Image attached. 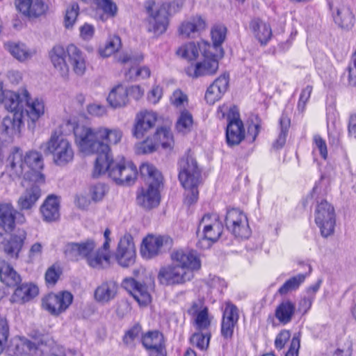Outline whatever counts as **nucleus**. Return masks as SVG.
Wrapping results in <instances>:
<instances>
[{
	"label": "nucleus",
	"instance_id": "40",
	"mask_svg": "<svg viewBox=\"0 0 356 356\" xmlns=\"http://www.w3.org/2000/svg\"><path fill=\"white\" fill-rule=\"evenodd\" d=\"M26 238V232L24 229H17L16 232L10 236L7 241L6 253L11 257L18 258L24 241Z\"/></svg>",
	"mask_w": 356,
	"mask_h": 356
},
{
	"label": "nucleus",
	"instance_id": "58",
	"mask_svg": "<svg viewBox=\"0 0 356 356\" xmlns=\"http://www.w3.org/2000/svg\"><path fill=\"white\" fill-rule=\"evenodd\" d=\"M106 186L103 184H95L90 188V194L94 202L102 200L106 195Z\"/></svg>",
	"mask_w": 356,
	"mask_h": 356
},
{
	"label": "nucleus",
	"instance_id": "30",
	"mask_svg": "<svg viewBox=\"0 0 356 356\" xmlns=\"http://www.w3.org/2000/svg\"><path fill=\"white\" fill-rule=\"evenodd\" d=\"M38 294V288L31 283H23L16 286L10 301L15 303L23 304L30 301Z\"/></svg>",
	"mask_w": 356,
	"mask_h": 356
},
{
	"label": "nucleus",
	"instance_id": "10",
	"mask_svg": "<svg viewBox=\"0 0 356 356\" xmlns=\"http://www.w3.org/2000/svg\"><path fill=\"white\" fill-rule=\"evenodd\" d=\"M314 220L323 237L326 238L334 233L336 222L334 209L326 200L318 202Z\"/></svg>",
	"mask_w": 356,
	"mask_h": 356
},
{
	"label": "nucleus",
	"instance_id": "13",
	"mask_svg": "<svg viewBox=\"0 0 356 356\" xmlns=\"http://www.w3.org/2000/svg\"><path fill=\"white\" fill-rule=\"evenodd\" d=\"M73 300V296L68 291L49 293L42 300L43 308L51 314L58 316L66 311Z\"/></svg>",
	"mask_w": 356,
	"mask_h": 356
},
{
	"label": "nucleus",
	"instance_id": "64",
	"mask_svg": "<svg viewBox=\"0 0 356 356\" xmlns=\"http://www.w3.org/2000/svg\"><path fill=\"white\" fill-rule=\"evenodd\" d=\"M300 334L298 333L293 337L289 349L285 356H298V351L300 346Z\"/></svg>",
	"mask_w": 356,
	"mask_h": 356
},
{
	"label": "nucleus",
	"instance_id": "18",
	"mask_svg": "<svg viewBox=\"0 0 356 356\" xmlns=\"http://www.w3.org/2000/svg\"><path fill=\"white\" fill-rule=\"evenodd\" d=\"M123 287L132 296L140 307L147 306L152 300L148 286L134 278H125L122 282Z\"/></svg>",
	"mask_w": 356,
	"mask_h": 356
},
{
	"label": "nucleus",
	"instance_id": "52",
	"mask_svg": "<svg viewBox=\"0 0 356 356\" xmlns=\"http://www.w3.org/2000/svg\"><path fill=\"white\" fill-rule=\"evenodd\" d=\"M79 7L77 3H72L67 9L64 18V25L67 29H71L76 22L79 15Z\"/></svg>",
	"mask_w": 356,
	"mask_h": 356
},
{
	"label": "nucleus",
	"instance_id": "43",
	"mask_svg": "<svg viewBox=\"0 0 356 356\" xmlns=\"http://www.w3.org/2000/svg\"><path fill=\"white\" fill-rule=\"evenodd\" d=\"M102 141L110 145L119 144L123 137V132L118 127L108 128L100 127Z\"/></svg>",
	"mask_w": 356,
	"mask_h": 356
},
{
	"label": "nucleus",
	"instance_id": "5",
	"mask_svg": "<svg viewBox=\"0 0 356 356\" xmlns=\"http://www.w3.org/2000/svg\"><path fill=\"white\" fill-rule=\"evenodd\" d=\"M24 88L21 89L18 92L7 90L3 99L1 101L6 109L10 112L1 122L0 130L2 133L13 136L19 132L24 124Z\"/></svg>",
	"mask_w": 356,
	"mask_h": 356
},
{
	"label": "nucleus",
	"instance_id": "7",
	"mask_svg": "<svg viewBox=\"0 0 356 356\" xmlns=\"http://www.w3.org/2000/svg\"><path fill=\"white\" fill-rule=\"evenodd\" d=\"M40 149L47 156H51L53 163L59 167H65L72 163L74 151L71 142L56 132L52 134L46 142L41 144Z\"/></svg>",
	"mask_w": 356,
	"mask_h": 356
},
{
	"label": "nucleus",
	"instance_id": "60",
	"mask_svg": "<svg viewBox=\"0 0 356 356\" xmlns=\"http://www.w3.org/2000/svg\"><path fill=\"white\" fill-rule=\"evenodd\" d=\"M197 187L198 186H194L191 188L184 187L186 189L184 203L188 206H191L197 201L199 194Z\"/></svg>",
	"mask_w": 356,
	"mask_h": 356
},
{
	"label": "nucleus",
	"instance_id": "42",
	"mask_svg": "<svg viewBox=\"0 0 356 356\" xmlns=\"http://www.w3.org/2000/svg\"><path fill=\"white\" fill-rule=\"evenodd\" d=\"M295 312V305L290 300H284L277 306L275 315L280 323L286 325L291 321Z\"/></svg>",
	"mask_w": 356,
	"mask_h": 356
},
{
	"label": "nucleus",
	"instance_id": "9",
	"mask_svg": "<svg viewBox=\"0 0 356 356\" xmlns=\"http://www.w3.org/2000/svg\"><path fill=\"white\" fill-rule=\"evenodd\" d=\"M106 163L102 165L106 169L99 173H95V170H93V177H98L108 172L109 177L118 184H130L136 179L137 168L132 163H125L124 160L119 162L114 161L111 153L108 155Z\"/></svg>",
	"mask_w": 356,
	"mask_h": 356
},
{
	"label": "nucleus",
	"instance_id": "24",
	"mask_svg": "<svg viewBox=\"0 0 356 356\" xmlns=\"http://www.w3.org/2000/svg\"><path fill=\"white\" fill-rule=\"evenodd\" d=\"M24 109H25L28 118L35 122L44 113V102L38 98L33 99L26 90H24Z\"/></svg>",
	"mask_w": 356,
	"mask_h": 356
},
{
	"label": "nucleus",
	"instance_id": "25",
	"mask_svg": "<svg viewBox=\"0 0 356 356\" xmlns=\"http://www.w3.org/2000/svg\"><path fill=\"white\" fill-rule=\"evenodd\" d=\"M118 290V284L113 280L103 282L99 285L94 293L95 300L102 305H105L113 300Z\"/></svg>",
	"mask_w": 356,
	"mask_h": 356
},
{
	"label": "nucleus",
	"instance_id": "22",
	"mask_svg": "<svg viewBox=\"0 0 356 356\" xmlns=\"http://www.w3.org/2000/svg\"><path fill=\"white\" fill-rule=\"evenodd\" d=\"M229 86V75L223 74L217 78L209 86L205 93V100L211 105L220 100L227 90Z\"/></svg>",
	"mask_w": 356,
	"mask_h": 356
},
{
	"label": "nucleus",
	"instance_id": "55",
	"mask_svg": "<svg viewBox=\"0 0 356 356\" xmlns=\"http://www.w3.org/2000/svg\"><path fill=\"white\" fill-rule=\"evenodd\" d=\"M195 325L199 330H205L210 325V320L209 319L208 309L204 307L195 316Z\"/></svg>",
	"mask_w": 356,
	"mask_h": 356
},
{
	"label": "nucleus",
	"instance_id": "50",
	"mask_svg": "<svg viewBox=\"0 0 356 356\" xmlns=\"http://www.w3.org/2000/svg\"><path fill=\"white\" fill-rule=\"evenodd\" d=\"M260 130V121L257 116H252L248 120L246 143H253Z\"/></svg>",
	"mask_w": 356,
	"mask_h": 356
},
{
	"label": "nucleus",
	"instance_id": "39",
	"mask_svg": "<svg viewBox=\"0 0 356 356\" xmlns=\"http://www.w3.org/2000/svg\"><path fill=\"white\" fill-rule=\"evenodd\" d=\"M106 100L113 108L125 106L129 102L127 88L121 84L117 85L111 89Z\"/></svg>",
	"mask_w": 356,
	"mask_h": 356
},
{
	"label": "nucleus",
	"instance_id": "33",
	"mask_svg": "<svg viewBox=\"0 0 356 356\" xmlns=\"http://www.w3.org/2000/svg\"><path fill=\"white\" fill-rule=\"evenodd\" d=\"M40 184L35 183L20 195L17 200V205L20 210H29L35 206L41 196Z\"/></svg>",
	"mask_w": 356,
	"mask_h": 356
},
{
	"label": "nucleus",
	"instance_id": "3",
	"mask_svg": "<svg viewBox=\"0 0 356 356\" xmlns=\"http://www.w3.org/2000/svg\"><path fill=\"white\" fill-rule=\"evenodd\" d=\"M100 127L95 128L77 126L74 130L75 141L80 151L86 154H97L94 170L99 173L105 170L108 155L111 153V147L102 141Z\"/></svg>",
	"mask_w": 356,
	"mask_h": 356
},
{
	"label": "nucleus",
	"instance_id": "59",
	"mask_svg": "<svg viewBox=\"0 0 356 356\" xmlns=\"http://www.w3.org/2000/svg\"><path fill=\"white\" fill-rule=\"evenodd\" d=\"M170 102L176 107L184 106L188 103V97L181 90H176L170 97Z\"/></svg>",
	"mask_w": 356,
	"mask_h": 356
},
{
	"label": "nucleus",
	"instance_id": "20",
	"mask_svg": "<svg viewBox=\"0 0 356 356\" xmlns=\"http://www.w3.org/2000/svg\"><path fill=\"white\" fill-rule=\"evenodd\" d=\"M156 120V114L153 111H143L138 113L135 119L134 136L137 138H143L155 125Z\"/></svg>",
	"mask_w": 356,
	"mask_h": 356
},
{
	"label": "nucleus",
	"instance_id": "4",
	"mask_svg": "<svg viewBox=\"0 0 356 356\" xmlns=\"http://www.w3.org/2000/svg\"><path fill=\"white\" fill-rule=\"evenodd\" d=\"M140 172L147 181V186L142 188L138 193L137 204L145 209L149 210L159 206L161 200L159 187L162 184L161 173L152 164L143 163Z\"/></svg>",
	"mask_w": 356,
	"mask_h": 356
},
{
	"label": "nucleus",
	"instance_id": "17",
	"mask_svg": "<svg viewBox=\"0 0 356 356\" xmlns=\"http://www.w3.org/2000/svg\"><path fill=\"white\" fill-rule=\"evenodd\" d=\"M243 123L240 119L239 112L233 110L229 115L226 129V140L230 147L238 145L244 138Z\"/></svg>",
	"mask_w": 356,
	"mask_h": 356
},
{
	"label": "nucleus",
	"instance_id": "21",
	"mask_svg": "<svg viewBox=\"0 0 356 356\" xmlns=\"http://www.w3.org/2000/svg\"><path fill=\"white\" fill-rule=\"evenodd\" d=\"M238 320V312L237 307L231 303L226 304L221 323V334L225 338L232 337Z\"/></svg>",
	"mask_w": 356,
	"mask_h": 356
},
{
	"label": "nucleus",
	"instance_id": "54",
	"mask_svg": "<svg viewBox=\"0 0 356 356\" xmlns=\"http://www.w3.org/2000/svg\"><path fill=\"white\" fill-rule=\"evenodd\" d=\"M150 70L146 66L141 67L137 70L131 67L128 72H126L125 76L129 80H133L137 77L146 79L150 76Z\"/></svg>",
	"mask_w": 356,
	"mask_h": 356
},
{
	"label": "nucleus",
	"instance_id": "56",
	"mask_svg": "<svg viewBox=\"0 0 356 356\" xmlns=\"http://www.w3.org/2000/svg\"><path fill=\"white\" fill-rule=\"evenodd\" d=\"M9 335V327L6 318L0 317V355L4 350Z\"/></svg>",
	"mask_w": 356,
	"mask_h": 356
},
{
	"label": "nucleus",
	"instance_id": "57",
	"mask_svg": "<svg viewBox=\"0 0 356 356\" xmlns=\"http://www.w3.org/2000/svg\"><path fill=\"white\" fill-rule=\"evenodd\" d=\"M312 89V86H307L302 90L298 103V110L299 112L303 113L305 111L306 104L310 98Z\"/></svg>",
	"mask_w": 356,
	"mask_h": 356
},
{
	"label": "nucleus",
	"instance_id": "1",
	"mask_svg": "<svg viewBox=\"0 0 356 356\" xmlns=\"http://www.w3.org/2000/svg\"><path fill=\"white\" fill-rule=\"evenodd\" d=\"M172 263L161 268L158 279L163 284H183L193 277V271L201 267L200 260L193 250H177L171 254Z\"/></svg>",
	"mask_w": 356,
	"mask_h": 356
},
{
	"label": "nucleus",
	"instance_id": "48",
	"mask_svg": "<svg viewBox=\"0 0 356 356\" xmlns=\"http://www.w3.org/2000/svg\"><path fill=\"white\" fill-rule=\"evenodd\" d=\"M306 277L305 274H298L288 280L279 289L278 292L281 295H285L290 291L297 289L303 283Z\"/></svg>",
	"mask_w": 356,
	"mask_h": 356
},
{
	"label": "nucleus",
	"instance_id": "15",
	"mask_svg": "<svg viewBox=\"0 0 356 356\" xmlns=\"http://www.w3.org/2000/svg\"><path fill=\"white\" fill-rule=\"evenodd\" d=\"M97 243L93 239H87L80 243H67L63 248L65 257L70 261H77L81 259H87L95 250Z\"/></svg>",
	"mask_w": 356,
	"mask_h": 356
},
{
	"label": "nucleus",
	"instance_id": "53",
	"mask_svg": "<svg viewBox=\"0 0 356 356\" xmlns=\"http://www.w3.org/2000/svg\"><path fill=\"white\" fill-rule=\"evenodd\" d=\"M210 335L200 332L195 333L191 337V342L193 346L200 350L206 349L209 346Z\"/></svg>",
	"mask_w": 356,
	"mask_h": 356
},
{
	"label": "nucleus",
	"instance_id": "28",
	"mask_svg": "<svg viewBox=\"0 0 356 356\" xmlns=\"http://www.w3.org/2000/svg\"><path fill=\"white\" fill-rule=\"evenodd\" d=\"M145 348L151 351V356H165L163 350V337L161 333L149 332L142 338Z\"/></svg>",
	"mask_w": 356,
	"mask_h": 356
},
{
	"label": "nucleus",
	"instance_id": "29",
	"mask_svg": "<svg viewBox=\"0 0 356 356\" xmlns=\"http://www.w3.org/2000/svg\"><path fill=\"white\" fill-rule=\"evenodd\" d=\"M67 55V49L60 45L54 47L49 53L54 67L63 77H66L69 73V67L66 62Z\"/></svg>",
	"mask_w": 356,
	"mask_h": 356
},
{
	"label": "nucleus",
	"instance_id": "49",
	"mask_svg": "<svg viewBox=\"0 0 356 356\" xmlns=\"http://www.w3.org/2000/svg\"><path fill=\"white\" fill-rule=\"evenodd\" d=\"M193 124V117L186 110L181 112L176 123V128L179 132L185 134L191 130Z\"/></svg>",
	"mask_w": 356,
	"mask_h": 356
},
{
	"label": "nucleus",
	"instance_id": "27",
	"mask_svg": "<svg viewBox=\"0 0 356 356\" xmlns=\"http://www.w3.org/2000/svg\"><path fill=\"white\" fill-rule=\"evenodd\" d=\"M207 23L201 16H195L184 22L179 28L180 35L185 38H195L205 30Z\"/></svg>",
	"mask_w": 356,
	"mask_h": 356
},
{
	"label": "nucleus",
	"instance_id": "45",
	"mask_svg": "<svg viewBox=\"0 0 356 356\" xmlns=\"http://www.w3.org/2000/svg\"><path fill=\"white\" fill-rule=\"evenodd\" d=\"M280 132L277 138L272 143V149L277 151L282 149L285 143L288 134V130L290 127V118L284 113H283L280 120Z\"/></svg>",
	"mask_w": 356,
	"mask_h": 356
},
{
	"label": "nucleus",
	"instance_id": "34",
	"mask_svg": "<svg viewBox=\"0 0 356 356\" xmlns=\"http://www.w3.org/2000/svg\"><path fill=\"white\" fill-rule=\"evenodd\" d=\"M0 280L9 287H15L22 282L20 275L6 260L0 257Z\"/></svg>",
	"mask_w": 356,
	"mask_h": 356
},
{
	"label": "nucleus",
	"instance_id": "19",
	"mask_svg": "<svg viewBox=\"0 0 356 356\" xmlns=\"http://www.w3.org/2000/svg\"><path fill=\"white\" fill-rule=\"evenodd\" d=\"M17 215L18 222L23 223L25 221L24 215L17 211L11 203H0V227L7 232H12L15 225Z\"/></svg>",
	"mask_w": 356,
	"mask_h": 356
},
{
	"label": "nucleus",
	"instance_id": "11",
	"mask_svg": "<svg viewBox=\"0 0 356 356\" xmlns=\"http://www.w3.org/2000/svg\"><path fill=\"white\" fill-rule=\"evenodd\" d=\"M179 165V179L183 187L199 186L201 182V172L193 155L188 154L184 156Z\"/></svg>",
	"mask_w": 356,
	"mask_h": 356
},
{
	"label": "nucleus",
	"instance_id": "23",
	"mask_svg": "<svg viewBox=\"0 0 356 356\" xmlns=\"http://www.w3.org/2000/svg\"><path fill=\"white\" fill-rule=\"evenodd\" d=\"M168 238L163 236L148 235L143 241L140 252L143 257L151 259L159 254Z\"/></svg>",
	"mask_w": 356,
	"mask_h": 356
},
{
	"label": "nucleus",
	"instance_id": "12",
	"mask_svg": "<svg viewBox=\"0 0 356 356\" xmlns=\"http://www.w3.org/2000/svg\"><path fill=\"white\" fill-rule=\"evenodd\" d=\"M203 55L204 60L197 63L195 66L186 68V74L193 78L214 74L218 69V59L223 56V49L220 53H213L209 50H204Z\"/></svg>",
	"mask_w": 356,
	"mask_h": 356
},
{
	"label": "nucleus",
	"instance_id": "36",
	"mask_svg": "<svg viewBox=\"0 0 356 356\" xmlns=\"http://www.w3.org/2000/svg\"><path fill=\"white\" fill-rule=\"evenodd\" d=\"M43 220L47 222L55 221L60 216L59 200L55 195H49L40 207Z\"/></svg>",
	"mask_w": 356,
	"mask_h": 356
},
{
	"label": "nucleus",
	"instance_id": "61",
	"mask_svg": "<svg viewBox=\"0 0 356 356\" xmlns=\"http://www.w3.org/2000/svg\"><path fill=\"white\" fill-rule=\"evenodd\" d=\"M97 4L105 13L108 14L112 17H113L117 13V6L111 0H98Z\"/></svg>",
	"mask_w": 356,
	"mask_h": 356
},
{
	"label": "nucleus",
	"instance_id": "37",
	"mask_svg": "<svg viewBox=\"0 0 356 356\" xmlns=\"http://www.w3.org/2000/svg\"><path fill=\"white\" fill-rule=\"evenodd\" d=\"M6 49L17 60L25 62L32 58L36 51L22 42H8L5 44Z\"/></svg>",
	"mask_w": 356,
	"mask_h": 356
},
{
	"label": "nucleus",
	"instance_id": "62",
	"mask_svg": "<svg viewBox=\"0 0 356 356\" xmlns=\"http://www.w3.org/2000/svg\"><path fill=\"white\" fill-rule=\"evenodd\" d=\"M348 82L353 86H356V51L353 54L348 67Z\"/></svg>",
	"mask_w": 356,
	"mask_h": 356
},
{
	"label": "nucleus",
	"instance_id": "46",
	"mask_svg": "<svg viewBox=\"0 0 356 356\" xmlns=\"http://www.w3.org/2000/svg\"><path fill=\"white\" fill-rule=\"evenodd\" d=\"M153 140L159 147L161 145L165 149H172L174 147V139L172 132L166 127H161L153 136Z\"/></svg>",
	"mask_w": 356,
	"mask_h": 356
},
{
	"label": "nucleus",
	"instance_id": "14",
	"mask_svg": "<svg viewBox=\"0 0 356 356\" xmlns=\"http://www.w3.org/2000/svg\"><path fill=\"white\" fill-rule=\"evenodd\" d=\"M114 257L118 264L124 268L135 263L136 248L131 234H125L120 238Z\"/></svg>",
	"mask_w": 356,
	"mask_h": 356
},
{
	"label": "nucleus",
	"instance_id": "6",
	"mask_svg": "<svg viewBox=\"0 0 356 356\" xmlns=\"http://www.w3.org/2000/svg\"><path fill=\"white\" fill-rule=\"evenodd\" d=\"M183 0L174 1L169 4L147 1L145 9L148 13L147 29L159 36L167 30L168 15L179 12L183 7Z\"/></svg>",
	"mask_w": 356,
	"mask_h": 356
},
{
	"label": "nucleus",
	"instance_id": "63",
	"mask_svg": "<svg viewBox=\"0 0 356 356\" xmlns=\"http://www.w3.org/2000/svg\"><path fill=\"white\" fill-rule=\"evenodd\" d=\"M143 60V56L141 54L134 56L131 54L123 53L118 57V61L121 63H130L132 65H136Z\"/></svg>",
	"mask_w": 356,
	"mask_h": 356
},
{
	"label": "nucleus",
	"instance_id": "44",
	"mask_svg": "<svg viewBox=\"0 0 356 356\" xmlns=\"http://www.w3.org/2000/svg\"><path fill=\"white\" fill-rule=\"evenodd\" d=\"M86 262L93 268L102 269L109 265L110 254L108 252H102V250L95 249L86 259Z\"/></svg>",
	"mask_w": 356,
	"mask_h": 356
},
{
	"label": "nucleus",
	"instance_id": "51",
	"mask_svg": "<svg viewBox=\"0 0 356 356\" xmlns=\"http://www.w3.org/2000/svg\"><path fill=\"white\" fill-rule=\"evenodd\" d=\"M121 47V40L118 36L111 38L105 46L99 49V54L102 57H108L118 51Z\"/></svg>",
	"mask_w": 356,
	"mask_h": 356
},
{
	"label": "nucleus",
	"instance_id": "32",
	"mask_svg": "<svg viewBox=\"0 0 356 356\" xmlns=\"http://www.w3.org/2000/svg\"><path fill=\"white\" fill-rule=\"evenodd\" d=\"M10 350L15 356H31L36 354L38 350L42 353L47 351L43 348L42 343L36 346L31 341L22 338L14 341Z\"/></svg>",
	"mask_w": 356,
	"mask_h": 356
},
{
	"label": "nucleus",
	"instance_id": "35",
	"mask_svg": "<svg viewBox=\"0 0 356 356\" xmlns=\"http://www.w3.org/2000/svg\"><path fill=\"white\" fill-rule=\"evenodd\" d=\"M17 6L21 13L29 17H39L47 8L42 0H18Z\"/></svg>",
	"mask_w": 356,
	"mask_h": 356
},
{
	"label": "nucleus",
	"instance_id": "47",
	"mask_svg": "<svg viewBox=\"0 0 356 356\" xmlns=\"http://www.w3.org/2000/svg\"><path fill=\"white\" fill-rule=\"evenodd\" d=\"M227 34V28L223 25H216L211 29V35L213 41V45L208 50H215L214 53H220L222 43L225 41Z\"/></svg>",
	"mask_w": 356,
	"mask_h": 356
},
{
	"label": "nucleus",
	"instance_id": "31",
	"mask_svg": "<svg viewBox=\"0 0 356 356\" xmlns=\"http://www.w3.org/2000/svg\"><path fill=\"white\" fill-rule=\"evenodd\" d=\"M67 53L74 72L78 76L83 75L86 70V63L83 53L73 44L67 46Z\"/></svg>",
	"mask_w": 356,
	"mask_h": 356
},
{
	"label": "nucleus",
	"instance_id": "16",
	"mask_svg": "<svg viewBox=\"0 0 356 356\" xmlns=\"http://www.w3.org/2000/svg\"><path fill=\"white\" fill-rule=\"evenodd\" d=\"M328 5L336 24L344 29L353 27L354 17L343 0H329Z\"/></svg>",
	"mask_w": 356,
	"mask_h": 356
},
{
	"label": "nucleus",
	"instance_id": "38",
	"mask_svg": "<svg viewBox=\"0 0 356 356\" xmlns=\"http://www.w3.org/2000/svg\"><path fill=\"white\" fill-rule=\"evenodd\" d=\"M250 28L254 38L262 45H266L272 36L271 27L267 23L259 19H253L250 24Z\"/></svg>",
	"mask_w": 356,
	"mask_h": 356
},
{
	"label": "nucleus",
	"instance_id": "2",
	"mask_svg": "<svg viewBox=\"0 0 356 356\" xmlns=\"http://www.w3.org/2000/svg\"><path fill=\"white\" fill-rule=\"evenodd\" d=\"M10 175L36 184H44L45 176L42 172L44 167L42 156L38 152L30 151L25 155L15 147L8 158Z\"/></svg>",
	"mask_w": 356,
	"mask_h": 356
},
{
	"label": "nucleus",
	"instance_id": "26",
	"mask_svg": "<svg viewBox=\"0 0 356 356\" xmlns=\"http://www.w3.org/2000/svg\"><path fill=\"white\" fill-rule=\"evenodd\" d=\"M243 212L237 209H232L227 213L225 223L236 238L243 239L244 227L243 225Z\"/></svg>",
	"mask_w": 356,
	"mask_h": 356
},
{
	"label": "nucleus",
	"instance_id": "41",
	"mask_svg": "<svg viewBox=\"0 0 356 356\" xmlns=\"http://www.w3.org/2000/svg\"><path fill=\"white\" fill-rule=\"evenodd\" d=\"M210 47L211 44L204 41L198 43L197 45L194 42H189L180 47L177 51V54L188 60H193L198 57L200 51L203 54L204 50H208L207 48Z\"/></svg>",
	"mask_w": 356,
	"mask_h": 356
},
{
	"label": "nucleus",
	"instance_id": "8",
	"mask_svg": "<svg viewBox=\"0 0 356 356\" xmlns=\"http://www.w3.org/2000/svg\"><path fill=\"white\" fill-rule=\"evenodd\" d=\"M223 227L216 214H205L201 219L197 232V246L200 249H209L218 241Z\"/></svg>",
	"mask_w": 356,
	"mask_h": 356
}]
</instances>
